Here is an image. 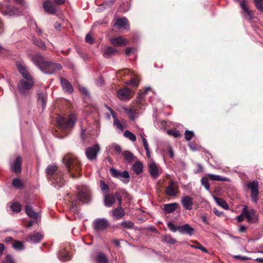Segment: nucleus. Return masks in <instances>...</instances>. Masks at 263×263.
I'll use <instances>...</instances> for the list:
<instances>
[{"instance_id": "f257e3e1", "label": "nucleus", "mask_w": 263, "mask_h": 263, "mask_svg": "<svg viewBox=\"0 0 263 263\" xmlns=\"http://www.w3.org/2000/svg\"><path fill=\"white\" fill-rule=\"evenodd\" d=\"M31 60L42 71L46 74H52L56 70L62 69L61 64L45 61L40 54L34 55Z\"/></svg>"}, {"instance_id": "f03ea898", "label": "nucleus", "mask_w": 263, "mask_h": 263, "mask_svg": "<svg viewBox=\"0 0 263 263\" xmlns=\"http://www.w3.org/2000/svg\"><path fill=\"white\" fill-rule=\"evenodd\" d=\"M63 162L71 176L72 178L76 177L77 175L73 174L72 172H78L80 168V162L77 157L73 154H68L63 157Z\"/></svg>"}, {"instance_id": "7ed1b4c3", "label": "nucleus", "mask_w": 263, "mask_h": 263, "mask_svg": "<svg viewBox=\"0 0 263 263\" xmlns=\"http://www.w3.org/2000/svg\"><path fill=\"white\" fill-rule=\"evenodd\" d=\"M76 121V117L74 115H70L67 120L60 116L57 118V123L60 129L64 132V134H66L65 130L73 127Z\"/></svg>"}, {"instance_id": "20e7f679", "label": "nucleus", "mask_w": 263, "mask_h": 263, "mask_svg": "<svg viewBox=\"0 0 263 263\" xmlns=\"http://www.w3.org/2000/svg\"><path fill=\"white\" fill-rule=\"evenodd\" d=\"M0 12L8 17L18 16L22 13L18 8L4 3H0Z\"/></svg>"}, {"instance_id": "39448f33", "label": "nucleus", "mask_w": 263, "mask_h": 263, "mask_svg": "<svg viewBox=\"0 0 263 263\" xmlns=\"http://www.w3.org/2000/svg\"><path fill=\"white\" fill-rule=\"evenodd\" d=\"M34 85L32 78L22 79L17 85V88L22 95H26Z\"/></svg>"}, {"instance_id": "423d86ee", "label": "nucleus", "mask_w": 263, "mask_h": 263, "mask_svg": "<svg viewBox=\"0 0 263 263\" xmlns=\"http://www.w3.org/2000/svg\"><path fill=\"white\" fill-rule=\"evenodd\" d=\"M57 170V166L56 165H49L46 169V173L48 176L53 175L54 183L59 187H61L64 184V181L63 178L61 177V175L60 177H58V175L54 174Z\"/></svg>"}, {"instance_id": "0eeeda50", "label": "nucleus", "mask_w": 263, "mask_h": 263, "mask_svg": "<svg viewBox=\"0 0 263 263\" xmlns=\"http://www.w3.org/2000/svg\"><path fill=\"white\" fill-rule=\"evenodd\" d=\"M243 214L249 223H255L257 220V216L256 211L253 209H248L247 205L243 208Z\"/></svg>"}, {"instance_id": "6e6552de", "label": "nucleus", "mask_w": 263, "mask_h": 263, "mask_svg": "<svg viewBox=\"0 0 263 263\" xmlns=\"http://www.w3.org/2000/svg\"><path fill=\"white\" fill-rule=\"evenodd\" d=\"M109 226V223L105 218H97L93 222V228L98 232H102Z\"/></svg>"}, {"instance_id": "1a4fd4ad", "label": "nucleus", "mask_w": 263, "mask_h": 263, "mask_svg": "<svg viewBox=\"0 0 263 263\" xmlns=\"http://www.w3.org/2000/svg\"><path fill=\"white\" fill-rule=\"evenodd\" d=\"M100 149L99 145L96 143L94 145L86 148L85 154L87 158L90 161L95 160Z\"/></svg>"}, {"instance_id": "9d476101", "label": "nucleus", "mask_w": 263, "mask_h": 263, "mask_svg": "<svg viewBox=\"0 0 263 263\" xmlns=\"http://www.w3.org/2000/svg\"><path fill=\"white\" fill-rule=\"evenodd\" d=\"M247 186L250 189L251 199L253 202H256L258 195V183L256 181H253L247 184Z\"/></svg>"}, {"instance_id": "9b49d317", "label": "nucleus", "mask_w": 263, "mask_h": 263, "mask_svg": "<svg viewBox=\"0 0 263 263\" xmlns=\"http://www.w3.org/2000/svg\"><path fill=\"white\" fill-rule=\"evenodd\" d=\"M181 203L183 207L187 210H192L193 206V199L189 196H183L181 199Z\"/></svg>"}, {"instance_id": "f8f14e48", "label": "nucleus", "mask_w": 263, "mask_h": 263, "mask_svg": "<svg viewBox=\"0 0 263 263\" xmlns=\"http://www.w3.org/2000/svg\"><path fill=\"white\" fill-rule=\"evenodd\" d=\"M177 186L176 183L174 180H171L169 182L168 185L165 190L166 194L169 196H175L177 194Z\"/></svg>"}, {"instance_id": "ddd939ff", "label": "nucleus", "mask_w": 263, "mask_h": 263, "mask_svg": "<svg viewBox=\"0 0 263 263\" xmlns=\"http://www.w3.org/2000/svg\"><path fill=\"white\" fill-rule=\"evenodd\" d=\"M44 10L48 13L54 14L56 13L57 9L54 4L50 0L45 1L43 4Z\"/></svg>"}, {"instance_id": "4468645a", "label": "nucleus", "mask_w": 263, "mask_h": 263, "mask_svg": "<svg viewBox=\"0 0 263 263\" xmlns=\"http://www.w3.org/2000/svg\"><path fill=\"white\" fill-rule=\"evenodd\" d=\"M22 158L17 156L15 161L10 164L11 169L16 174L20 173L22 170Z\"/></svg>"}, {"instance_id": "2eb2a0df", "label": "nucleus", "mask_w": 263, "mask_h": 263, "mask_svg": "<svg viewBox=\"0 0 263 263\" xmlns=\"http://www.w3.org/2000/svg\"><path fill=\"white\" fill-rule=\"evenodd\" d=\"M132 93L131 90L128 88L121 89L118 90L117 95L121 100H128Z\"/></svg>"}, {"instance_id": "dca6fc26", "label": "nucleus", "mask_w": 263, "mask_h": 263, "mask_svg": "<svg viewBox=\"0 0 263 263\" xmlns=\"http://www.w3.org/2000/svg\"><path fill=\"white\" fill-rule=\"evenodd\" d=\"M103 197L104 204L107 207L111 206L116 202L115 196L112 194L105 193Z\"/></svg>"}, {"instance_id": "f3484780", "label": "nucleus", "mask_w": 263, "mask_h": 263, "mask_svg": "<svg viewBox=\"0 0 263 263\" xmlns=\"http://www.w3.org/2000/svg\"><path fill=\"white\" fill-rule=\"evenodd\" d=\"M178 231L181 234H186L190 236L194 234V229L191 227L189 224H185L178 227Z\"/></svg>"}, {"instance_id": "a211bd4d", "label": "nucleus", "mask_w": 263, "mask_h": 263, "mask_svg": "<svg viewBox=\"0 0 263 263\" xmlns=\"http://www.w3.org/2000/svg\"><path fill=\"white\" fill-rule=\"evenodd\" d=\"M61 84L63 89L68 93H71L73 91L72 86L66 79L60 78Z\"/></svg>"}, {"instance_id": "6ab92c4d", "label": "nucleus", "mask_w": 263, "mask_h": 263, "mask_svg": "<svg viewBox=\"0 0 263 263\" xmlns=\"http://www.w3.org/2000/svg\"><path fill=\"white\" fill-rule=\"evenodd\" d=\"M110 42L112 45L116 46H122L128 43L127 40L120 36L110 39Z\"/></svg>"}, {"instance_id": "aec40b11", "label": "nucleus", "mask_w": 263, "mask_h": 263, "mask_svg": "<svg viewBox=\"0 0 263 263\" xmlns=\"http://www.w3.org/2000/svg\"><path fill=\"white\" fill-rule=\"evenodd\" d=\"M111 213L113 218L115 219H120L125 214L124 209L121 206L113 209L111 211Z\"/></svg>"}, {"instance_id": "412c9836", "label": "nucleus", "mask_w": 263, "mask_h": 263, "mask_svg": "<svg viewBox=\"0 0 263 263\" xmlns=\"http://www.w3.org/2000/svg\"><path fill=\"white\" fill-rule=\"evenodd\" d=\"M16 66L19 72L22 75L23 79H26L32 78L25 66L20 63H17Z\"/></svg>"}, {"instance_id": "4be33fe9", "label": "nucleus", "mask_w": 263, "mask_h": 263, "mask_svg": "<svg viewBox=\"0 0 263 263\" xmlns=\"http://www.w3.org/2000/svg\"><path fill=\"white\" fill-rule=\"evenodd\" d=\"M148 168L151 175L154 178L159 176L157 166L154 162L150 163L148 165Z\"/></svg>"}, {"instance_id": "5701e85b", "label": "nucleus", "mask_w": 263, "mask_h": 263, "mask_svg": "<svg viewBox=\"0 0 263 263\" xmlns=\"http://www.w3.org/2000/svg\"><path fill=\"white\" fill-rule=\"evenodd\" d=\"M90 200V195L88 193L80 192L78 195L77 201H79L83 203H86Z\"/></svg>"}, {"instance_id": "b1692460", "label": "nucleus", "mask_w": 263, "mask_h": 263, "mask_svg": "<svg viewBox=\"0 0 263 263\" xmlns=\"http://www.w3.org/2000/svg\"><path fill=\"white\" fill-rule=\"evenodd\" d=\"M115 25H116L119 29H127L129 27L128 21L125 17H121L117 20Z\"/></svg>"}, {"instance_id": "393cba45", "label": "nucleus", "mask_w": 263, "mask_h": 263, "mask_svg": "<svg viewBox=\"0 0 263 263\" xmlns=\"http://www.w3.org/2000/svg\"><path fill=\"white\" fill-rule=\"evenodd\" d=\"M43 237L41 233H35L29 236L27 241L32 243H38Z\"/></svg>"}, {"instance_id": "a878e982", "label": "nucleus", "mask_w": 263, "mask_h": 263, "mask_svg": "<svg viewBox=\"0 0 263 263\" xmlns=\"http://www.w3.org/2000/svg\"><path fill=\"white\" fill-rule=\"evenodd\" d=\"M25 212L27 215L31 218L36 219L38 217V213L34 211L30 205H27L26 206Z\"/></svg>"}, {"instance_id": "bb28decb", "label": "nucleus", "mask_w": 263, "mask_h": 263, "mask_svg": "<svg viewBox=\"0 0 263 263\" xmlns=\"http://www.w3.org/2000/svg\"><path fill=\"white\" fill-rule=\"evenodd\" d=\"M96 261L97 263H109L107 256L105 254L101 252L97 254Z\"/></svg>"}, {"instance_id": "cd10ccee", "label": "nucleus", "mask_w": 263, "mask_h": 263, "mask_svg": "<svg viewBox=\"0 0 263 263\" xmlns=\"http://www.w3.org/2000/svg\"><path fill=\"white\" fill-rule=\"evenodd\" d=\"M178 203H172L164 205V211L167 213H171L174 212L178 208Z\"/></svg>"}, {"instance_id": "c85d7f7f", "label": "nucleus", "mask_w": 263, "mask_h": 263, "mask_svg": "<svg viewBox=\"0 0 263 263\" xmlns=\"http://www.w3.org/2000/svg\"><path fill=\"white\" fill-rule=\"evenodd\" d=\"M58 256L60 260L64 261L68 260L71 258V256L69 252L66 250L60 251L59 253Z\"/></svg>"}, {"instance_id": "c756f323", "label": "nucleus", "mask_w": 263, "mask_h": 263, "mask_svg": "<svg viewBox=\"0 0 263 263\" xmlns=\"http://www.w3.org/2000/svg\"><path fill=\"white\" fill-rule=\"evenodd\" d=\"M140 136L143 142L144 148L146 151V156L148 158H149L151 157V153L149 149L147 141L144 136V133L143 132L140 133Z\"/></svg>"}, {"instance_id": "7c9ffc66", "label": "nucleus", "mask_w": 263, "mask_h": 263, "mask_svg": "<svg viewBox=\"0 0 263 263\" xmlns=\"http://www.w3.org/2000/svg\"><path fill=\"white\" fill-rule=\"evenodd\" d=\"M124 110L128 115L129 118L132 120H135L138 117V114L135 110L129 108H124Z\"/></svg>"}, {"instance_id": "2f4dec72", "label": "nucleus", "mask_w": 263, "mask_h": 263, "mask_svg": "<svg viewBox=\"0 0 263 263\" xmlns=\"http://www.w3.org/2000/svg\"><path fill=\"white\" fill-rule=\"evenodd\" d=\"M208 176L211 180L213 181H229V179L224 177H222L219 175H213L212 174H208Z\"/></svg>"}, {"instance_id": "473e14b6", "label": "nucleus", "mask_w": 263, "mask_h": 263, "mask_svg": "<svg viewBox=\"0 0 263 263\" xmlns=\"http://www.w3.org/2000/svg\"><path fill=\"white\" fill-rule=\"evenodd\" d=\"M240 6L243 11L247 14V15L250 18L252 17V13L251 11H250L248 7L246 5V2L244 0H242L240 2Z\"/></svg>"}, {"instance_id": "72a5a7b5", "label": "nucleus", "mask_w": 263, "mask_h": 263, "mask_svg": "<svg viewBox=\"0 0 263 263\" xmlns=\"http://www.w3.org/2000/svg\"><path fill=\"white\" fill-rule=\"evenodd\" d=\"M133 170L137 174H140L143 171V164L140 161H137L133 166Z\"/></svg>"}, {"instance_id": "f704fd0d", "label": "nucleus", "mask_w": 263, "mask_h": 263, "mask_svg": "<svg viewBox=\"0 0 263 263\" xmlns=\"http://www.w3.org/2000/svg\"><path fill=\"white\" fill-rule=\"evenodd\" d=\"M129 175L127 171H124L121 172L120 174V177L118 178L122 180L124 183H127L129 182Z\"/></svg>"}, {"instance_id": "c9c22d12", "label": "nucleus", "mask_w": 263, "mask_h": 263, "mask_svg": "<svg viewBox=\"0 0 263 263\" xmlns=\"http://www.w3.org/2000/svg\"><path fill=\"white\" fill-rule=\"evenodd\" d=\"M215 201L216 202L217 204L221 206L224 209L227 210L229 209V205L222 198H218L215 196L214 197Z\"/></svg>"}, {"instance_id": "e433bc0d", "label": "nucleus", "mask_w": 263, "mask_h": 263, "mask_svg": "<svg viewBox=\"0 0 263 263\" xmlns=\"http://www.w3.org/2000/svg\"><path fill=\"white\" fill-rule=\"evenodd\" d=\"M32 41L35 45L39 47L42 49L45 50L46 49V46L45 45V43L41 39H38L35 37H33L32 39Z\"/></svg>"}, {"instance_id": "4c0bfd02", "label": "nucleus", "mask_w": 263, "mask_h": 263, "mask_svg": "<svg viewBox=\"0 0 263 263\" xmlns=\"http://www.w3.org/2000/svg\"><path fill=\"white\" fill-rule=\"evenodd\" d=\"M47 95L45 93H39L38 94V101L42 103V107L44 108L46 105Z\"/></svg>"}, {"instance_id": "58836bf2", "label": "nucleus", "mask_w": 263, "mask_h": 263, "mask_svg": "<svg viewBox=\"0 0 263 263\" xmlns=\"http://www.w3.org/2000/svg\"><path fill=\"white\" fill-rule=\"evenodd\" d=\"M117 52V50L112 47H107L104 51L103 55L106 58H108L111 54L116 53Z\"/></svg>"}, {"instance_id": "ea45409f", "label": "nucleus", "mask_w": 263, "mask_h": 263, "mask_svg": "<svg viewBox=\"0 0 263 263\" xmlns=\"http://www.w3.org/2000/svg\"><path fill=\"white\" fill-rule=\"evenodd\" d=\"M122 155L125 160L128 163L131 162L134 158V155L129 151H125Z\"/></svg>"}, {"instance_id": "a19ab883", "label": "nucleus", "mask_w": 263, "mask_h": 263, "mask_svg": "<svg viewBox=\"0 0 263 263\" xmlns=\"http://www.w3.org/2000/svg\"><path fill=\"white\" fill-rule=\"evenodd\" d=\"M124 136L126 138L129 139L132 142H135L136 140V137L135 135L128 130L125 131V132L124 133Z\"/></svg>"}, {"instance_id": "79ce46f5", "label": "nucleus", "mask_w": 263, "mask_h": 263, "mask_svg": "<svg viewBox=\"0 0 263 263\" xmlns=\"http://www.w3.org/2000/svg\"><path fill=\"white\" fill-rule=\"evenodd\" d=\"M100 184V188L103 193V195H104L105 193H107L109 191L108 185L103 180H101Z\"/></svg>"}, {"instance_id": "37998d69", "label": "nucleus", "mask_w": 263, "mask_h": 263, "mask_svg": "<svg viewBox=\"0 0 263 263\" xmlns=\"http://www.w3.org/2000/svg\"><path fill=\"white\" fill-rule=\"evenodd\" d=\"M11 208L13 212H20L21 211V205L18 202H14L11 205Z\"/></svg>"}, {"instance_id": "c03bdc74", "label": "nucleus", "mask_w": 263, "mask_h": 263, "mask_svg": "<svg viewBox=\"0 0 263 263\" xmlns=\"http://www.w3.org/2000/svg\"><path fill=\"white\" fill-rule=\"evenodd\" d=\"M201 184L204 186V187L205 188V189L207 191H210V184H209V180L207 177H202L201 180Z\"/></svg>"}, {"instance_id": "a18cd8bd", "label": "nucleus", "mask_w": 263, "mask_h": 263, "mask_svg": "<svg viewBox=\"0 0 263 263\" xmlns=\"http://www.w3.org/2000/svg\"><path fill=\"white\" fill-rule=\"evenodd\" d=\"M126 84L133 86H137L139 84V80L138 78H133L130 80L127 81L126 82Z\"/></svg>"}, {"instance_id": "49530a36", "label": "nucleus", "mask_w": 263, "mask_h": 263, "mask_svg": "<svg viewBox=\"0 0 263 263\" xmlns=\"http://www.w3.org/2000/svg\"><path fill=\"white\" fill-rule=\"evenodd\" d=\"M12 247L17 250H21L24 248L23 243L19 241H16L13 243Z\"/></svg>"}, {"instance_id": "de8ad7c7", "label": "nucleus", "mask_w": 263, "mask_h": 263, "mask_svg": "<svg viewBox=\"0 0 263 263\" xmlns=\"http://www.w3.org/2000/svg\"><path fill=\"white\" fill-rule=\"evenodd\" d=\"M69 210L71 212L74 214H78L79 213V210L77 207L76 201L72 202L71 206L70 207Z\"/></svg>"}, {"instance_id": "09e8293b", "label": "nucleus", "mask_w": 263, "mask_h": 263, "mask_svg": "<svg viewBox=\"0 0 263 263\" xmlns=\"http://www.w3.org/2000/svg\"><path fill=\"white\" fill-rule=\"evenodd\" d=\"M121 225L125 228L130 229L134 227V223L130 221H124L121 223Z\"/></svg>"}, {"instance_id": "8fccbe9b", "label": "nucleus", "mask_w": 263, "mask_h": 263, "mask_svg": "<svg viewBox=\"0 0 263 263\" xmlns=\"http://www.w3.org/2000/svg\"><path fill=\"white\" fill-rule=\"evenodd\" d=\"M254 3L257 9L263 11V0H254Z\"/></svg>"}, {"instance_id": "3c124183", "label": "nucleus", "mask_w": 263, "mask_h": 263, "mask_svg": "<svg viewBox=\"0 0 263 263\" xmlns=\"http://www.w3.org/2000/svg\"><path fill=\"white\" fill-rule=\"evenodd\" d=\"M109 171H110V174L114 177L117 178H118L119 177H120V174L121 172H120L115 168H111L109 170Z\"/></svg>"}, {"instance_id": "603ef678", "label": "nucleus", "mask_w": 263, "mask_h": 263, "mask_svg": "<svg viewBox=\"0 0 263 263\" xmlns=\"http://www.w3.org/2000/svg\"><path fill=\"white\" fill-rule=\"evenodd\" d=\"M114 125L116 128L120 130L121 132L123 130V127L118 119H115V120H114Z\"/></svg>"}, {"instance_id": "864d4df0", "label": "nucleus", "mask_w": 263, "mask_h": 263, "mask_svg": "<svg viewBox=\"0 0 263 263\" xmlns=\"http://www.w3.org/2000/svg\"><path fill=\"white\" fill-rule=\"evenodd\" d=\"M185 139L187 140V141H190L192 139V138L193 137L194 134V133L193 131H190V130H186L185 132Z\"/></svg>"}, {"instance_id": "5fc2aeb1", "label": "nucleus", "mask_w": 263, "mask_h": 263, "mask_svg": "<svg viewBox=\"0 0 263 263\" xmlns=\"http://www.w3.org/2000/svg\"><path fill=\"white\" fill-rule=\"evenodd\" d=\"M12 185L14 187L20 188L22 186V183L19 179L15 178L13 180Z\"/></svg>"}, {"instance_id": "6e6d98bb", "label": "nucleus", "mask_w": 263, "mask_h": 263, "mask_svg": "<svg viewBox=\"0 0 263 263\" xmlns=\"http://www.w3.org/2000/svg\"><path fill=\"white\" fill-rule=\"evenodd\" d=\"M3 263H15L14 259L10 255H7L3 261Z\"/></svg>"}, {"instance_id": "4d7b16f0", "label": "nucleus", "mask_w": 263, "mask_h": 263, "mask_svg": "<svg viewBox=\"0 0 263 263\" xmlns=\"http://www.w3.org/2000/svg\"><path fill=\"white\" fill-rule=\"evenodd\" d=\"M169 135H172L174 137H179L180 136V134L178 130H169L167 132Z\"/></svg>"}, {"instance_id": "13d9d810", "label": "nucleus", "mask_w": 263, "mask_h": 263, "mask_svg": "<svg viewBox=\"0 0 263 263\" xmlns=\"http://www.w3.org/2000/svg\"><path fill=\"white\" fill-rule=\"evenodd\" d=\"M191 247L195 249L201 250L203 252H207V250L206 248L203 247L201 244L197 243V245H191Z\"/></svg>"}, {"instance_id": "bf43d9fd", "label": "nucleus", "mask_w": 263, "mask_h": 263, "mask_svg": "<svg viewBox=\"0 0 263 263\" xmlns=\"http://www.w3.org/2000/svg\"><path fill=\"white\" fill-rule=\"evenodd\" d=\"M85 41L86 42L89 44H91L93 43V40L92 35L88 33L85 36Z\"/></svg>"}, {"instance_id": "052dcab7", "label": "nucleus", "mask_w": 263, "mask_h": 263, "mask_svg": "<svg viewBox=\"0 0 263 263\" xmlns=\"http://www.w3.org/2000/svg\"><path fill=\"white\" fill-rule=\"evenodd\" d=\"M145 95V93H144L143 92H140L138 94V96L137 97V103L141 104V101L144 98Z\"/></svg>"}, {"instance_id": "680f3d73", "label": "nucleus", "mask_w": 263, "mask_h": 263, "mask_svg": "<svg viewBox=\"0 0 263 263\" xmlns=\"http://www.w3.org/2000/svg\"><path fill=\"white\" fill-rule=\"evenodd\" d=\"M167 226L169 229L173 232H175L178 231V228H176L172 222H168L167 223Z\"/></svg>"}, {"instance_id": "e2e57ef3", "label": "nucleus", "mask_w": 263, "mask_h": 263, "mask_svg": "<svg viewBox=\"0 0 263 263\" xmlns=\"http://www.w3.org/2000/svg\"><path fill=\"white\" fill-rule=\"evenodd\" d=\"M200 218H201L202 221L205 224H209V221L208 220L205 214H202L200 215Z\"/></svg>"}, {"instance_id": "0e129e2a", "label": "nucleus", "mask_w": 263, "mask_h": 263, "mask_svg": "<svg viewBox=\"0 0 263 263\" xmlns=\"http://www.w3.org/2000/svg\"><path fill=\"white\" fill-rule=\"evenodd\" d=\"M245 214H243V210L242 211V213L241 214H240V215H238L236 219L237 220V221L238 222H240L242 221L243 220L244 218H245Z\"/></svg>"}, {"instance_id": "69168bd1", "label": "nucleus", "mask_w": 263, "mask_h": 263, "mask_svg": "<svg viewBox=\"0 0 263 263\" xmlns=\"http://www.w3.org/2000/svg\"><path fill=\"white\" fill-rule=\"evenodd\" d=\"M115 198H116L118 201H119V205L120 206L121 205V201H122V197L120 194L118 192H116L115 194Z\"/></svg>"}, {"instance_id": "338daca9", "label": "nucleus", "mask_w": 263, "mask_h": 263, "mask_svg": "<svg viewBox=\"0 0 263 263\" xmlns=\"http://www.w3.org/2000/svg\"><path fill=\"white\" fill-rule=\"evenodd\" d=\"M80 91L86 96L88 95V91L87 89L84 87H80L79 88Z\"/></svg>"}, {"instance_id": "774afa93", "label": "nucleus", "mask_w": 263, "mask_h": 263, "mask_svg": "<svg viewBox=\"0 0 263 263\" xmlns=\"http://www.w3.org/2000/svg\"><path fill=\"white\" fill-rule=\"evenodd\" d=\"M96 84L98 86H101L103 84V80L100 77L96 82Z\"/></svg>"}]
</instances>
